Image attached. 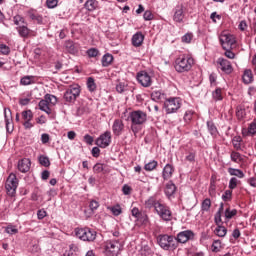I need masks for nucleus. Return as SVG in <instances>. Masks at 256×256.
I'll return each mask as SVG.
<instances>
[{
	"instance_id": "obj_10",
	"label": "nucleus",
	"mask_w": 256,
	"mask_h": 256,
	"mask_svg": "<svg viewBox=\"0 0 256 256\" xmlns=\"http://www.w3.org/2000/svg\"><path fill=\"white\" fill-rule=\"evenodd\" d=\"M111 139V131H106L95 140V145L100 147V149H107L111 145Z\"/></svg>"
},
{
	"instance_id": "obj_31",
	"label": "nucleus",
	"mask_w": 256,
	"mask_h": 256,
	"mask_svg": "<svg viewBox=\"0 0 256 256\" xmlns=\"http://www.w3.org/2000/svg\"><path fill=\"white\" fill-rule=\"evenodd\" d=\"M113 63V55L107 53L102 57V67H109Z\"/></svg>"
},
{
	"instance_id": "obj_26",
	"label": "nucleus",
	"mask_w": 256,
	"mask_h": 256,
	"mask_svg": "<svg viewBox=\"0 0 256 256\" xmlns=\"http://www.w3.org/2000/svg\"><path fill=\"white\" fill-rule=\"evenodd\" d=\"M38 107L40 109V111H44V113H46L47 115H51V108L49 107V102L44 100H41L38 104Z\"/></svg>"
},
{
	"instance_id": "obj_45",
	"label": "nucleus",
	"mask_w": 256,
	"mask_h": 256,
	"mask_svg": "<svg viewBox=\"0 0 256 256\" xmlns=\"http://www.w3.org/2000/svg\"><path fill=\"white\" fill-rule=\"evenodd\" d=\"M223 213V203L220 204V207L217 211V213L215 214V223L216 225H219L221 223V214Z\"/></svg>"
},
{
	"instance_id": "obj_29",
	"label": "nucleus",
	"mask_w": 256,
	"mask_h": 256,
	"mask_svg": "<svg viewBox=\"0 0 256 256\" xmlns=\"http://www.w3.org/2000/svg\"><path fill=\"white\" fill-rule=\"evenodd\" d=\"M242 79L246 85H249V83H253V72L251 71V69L244 71Z\"/></svg>"
},
{
	"instance_id": "obj_28",
	"label": "nucleus",
	"mask_w": 256,
	"mask_h": 256,
	"mask_svg": "<svg viewBox=\"0 0 256 256\" xmlns=\"http://www.w3.org/2000/svg\"><path fill=\"white\" fill-rule=\"evenodd\" d=\"M151 99L152 101L159 103V101H163V99H165V94L159 90H155L151 93Z\"/></svg>"
},
{
	"instance_id": "obj_38",
	"label": "nucleus",
	"mask_w": 256,
	"mask_h": 256,
	"mask_svg": "<svg viewBox=\"0 0 256 256\" xmlns=\"http://www.w3.org/2000/svg\"><path fill=\"white\" fill-rule=\"evenodd\" d=\"M44 100L48 102V105H57V97L51 94H46Z\"/></svg>"
},
{
	"instance_id": "obj_34",
	"label": "nucleus",
	"mask_w": 256,
	"mask_h": 256,
	"mask_svg": "<svg viewBox=\"0 0 256 256\" xmlns=\"http://www.w3.org/2000/svg\"><path fill=\"white\" fill-rule=\"evenodd\" d=\"M242 141H243V138H241V136L233 137L232 144H233L234 149H236V151H240Z\"/></svg>"
},
{
	"instance_id": "obj_60",
	"label": "nucleus",
	"mask_w": 256,
	"mask_h": 256,
	"mask_svg": "<svg viewBox=\"0 0 256 256\" xmlns=\"http://www.w3.org/2000/svg\"><path fill=\"white\" fill-rule=\"evenodd\" d=\"M248 25H247V21L242 20L240 21L239 25H238V29L240 31H247Z\"/></svg>"
},
{
	"instance_id": "obj_17",
	"label": "nucleus",
	"mask_w": 256,
	"mask_h": 256,
	"mask_svg": "<svg viewBox=\"0 0 256 256\" xmlns=\"http://www.w3.org/2000/svg\"><path fill=\"white\" fill-rule=\"evenodd\" d=\"M112 131L116 137H119L120 135L123 134V131H125V124L123 123V120L121 119H116L113 122L112 125Z\"/></svg>"
},
{
	"instance_id": "obj_13",
	"label": "nucleus",
	"mask_w": 256,
	"mask_h": 256,
	"mask_svg": "<svg viewBox=\"0 0 256 256\" xmlns=\"http://www.w3.org/2000/svg\"><path fill=\"white\" fill-rule=\"evenodd\" d=\"M173 21L174 23H185V6L178 4L173 9Z\"/></svg>"
},
{
	"instance_id": "obj_56",
	"label": "nucleus",
	"mask_w": 256,
	"mask_h": 256,
	"mask_svg": "<svg viewBox=\"0 0 256 256\" xmlns=\"http://www.w3.org/2000/svg\"><path fill=\"white\" fill-rule=\"evenodd\" d=\"M248 133L250 135H255V133H256V119H254L253 122L249 125Z\"/></svg>"
},
{
	"instance_id": "obj_57",
	"label": "nucleus",
	"mask_w": 256,
	"mask_h": 256,
	"mask_svg": "<svg viewBox=\"0 0 256 256\" xmlns=\"http://www.w3.org/2000/svg\"><path fill=\"white\" fill-rule=\"evenodd\" d=\"M193 40V33H186L182 36V43H191Z\"/></svg>"
},
{
	"instance_id": "obj_61",
	"label": "nucleus",
	"mask_w": 256,
	"mask_h": 256,
	"mask_svg": "<svg viewBox=\"0 0 256 256\" xmlns=\"http://www.w3.org/2000/svg\"><path fill=\"white\" fill-rule=\"evenodd\" d=\"M50 139H51V137L47 133H43L41 135V143H43V145H46V143H49Z\"/></svg>"
},
{
	"instance_id": "obj_58",
	"label": "nucleus",
	"mask_w": 256,
	"mask_h": 256,
	"mask_svg": "<svg viewBox=\"0 0 256 256\" xmlns=\"http://www.w3.org/2000/svg\"><path fill=\"white\" fill-rule=\"evenodd\" d=\"M144 21H153V13L150 10H146L143 14Z\"/></svg>"
},
{
	"instance_id": "obj_23",
	"label": "nucleus",
	"mask_w": 256,
	"mask_h": 256,
	"mask_svg": "<svg viewBox=\"0 0 256 256\" xmlns=\"http://www.w3.org/2000/svg\"><path fill=\"white\" fill-rule=\"evenodd\" d=\"M36 78L35 76H23L21 79H20V85L24 86V87H27V85H35L36 83Z\"/></svg>"
},
{
	"instance_id": "obj_7",
	"label": "nucleus",
	"mask_w": 256,
	"mask_h": 256,
	"mask_svg": "<svg viewBox=\"0 0 256 256\" xmlns=\"http://www.w3.org/2000/svg\"><path fill=\"white\" fill-rule=\"evenodd\" d=\"M76 237L81 239V241H95L97 238V232L89 229V228H77L75 230Z\"/></svg>"
},
{
	"instance_id": "obj_9",
	"label": "nucleus",
	"mask_w": 256,
	"mask_h": 256,
	"mask_svg": "<svg viewBox=\"0 0 256 256\" xmlns=\"http://www.w3.org/2000/svg\"><path fill=\"white\" fill-rule=\"evenodd\" d=\"M128 119L133 125H144V123H147V113L141 110H135L129 113Z\"/></svg>"
},
{
	"instance_id": "obj_5",
	"label": "nucleus",
	"mask_w": 256,
	"mask_h": 256,
	"mask_svg": "<svg viewBox=\"0 0 256 256\" xmlns=\"http://www.w3.org/2000/svg\"><path fill=\"white\" fill-rule=\"evenodd\" d=\"M155 212L157 213L158 217H160V219H162L166 223H169V221H173V212H171V208H169V206L160 203L156 206Z\"/></svg>"
},
{
	"instance_id": "obj_53",
	"label": "nucleus",
	"mask_w": 256,
	"mask_h": 256,
	"mask_svg": "<svg viewBox=\"0 0 256 256\" xmlns=\"http://www.w3.org/2000/svg\"><path fill=\"white\" fill-rule=\"evenodd\" d=\"M233 197V190H226L224 195H222L223 201H231Z\"/></svg>"
},
{
	"instance_id": "obj_15",
	"label": "nucleus",
	"mask_w": 256,
	"mask_h": 256,
	"mask_svg": "<svg viewBox=\"0 0 256 256\" xmlns=\"http://www.w3.org/2000/svg\"><path fill=\"white\" fill-rule=\"evenodd\" d=\"M178 243H187L195 239V233L192 230H185L177 234Z\"/></svg>"
},
{
	"instance_id": "obj_44",
	"label": "nucleus",
	"mask_w": 256,
	"mask_h": 256,
	"mask_svg": "<svg viewBox=\"0 0 256 256\" xmlns=\"http://www.w3.org/2000/svg\"><path fill=\"white\" fill-rule=\"evenodd\" d=\"M87 87H88V90L91 92H93V91H95V89H97V85L95 84V79H93V77L88 78Z\"/></svg>"
},
{
	"instance_id": "obj_18",
	"label": "nucleus",
	"mask_w": 256,
	"mask_h": 256,
	"mask_svg": "<svg viewBox=\"0 0 256 256\" xmlns=\"http://www.w3.org/2000/svg\"><path fill=\"white\" fill-rule=\"evenodd\" d=\"M143 41H145V35L142 32H137L132 36L133 47H141Z\"/></svg>"
},
{
	"instance_id": "obj_59",
	"label": "nucleus",
	"mask_w": 256,
	"mask_h": 256,
	"mask_svg": "<svg viewBox=\"0 0 256 256\" xmlns=\"http://www.w3.org/2000/svg\"><path fill=\"white\" fill-rule=\"evenodd\" d=\"M131 191H133L131 186H129L128 184L123 185V187H122L123 195H131Z\"/></svg>"
},
{
	"instance_id": "obj_40",
	"label": "nucleus",
	"mask_w": 256,
	"mask_h": 256,
	"mask_svg": "<svg viewBox=\"0 0 256 256\" xmlns=\"http://www.w3.org/2000/svg\"><path fill=\"white\" fill-rule=\"evenodd\" d=\"M212 97L215 101H222L223 100V94L221 88H217L213 93Z\"/></svg>"
},
{
	"instance_id": "obj_50",
	"label": "nucleus",
	"mask_w": 256,
	"mask_h": 256,
	"mask_svg": "<svg viewBox=\"0 0 256 256\" xmlns=\"http://www.w3.org/2000/svg\"><path fill=\"white\" fill-rule=\"evenodd\" d=\"M105 167V164L97 163L94 165L93 171L94 173H103V171H105Z\"/></svg>"
},
{
	"instance_id": "obj_33",
	"label": "nucleus",
	"mask_w": 256,
	"mask_h": 256,
	"mask_svg": "<svg viewBox=\"0 0 256 256\" xmlns=\"http://www.w3.org/2000/svg\"><path fill=\"white\" fill-rule=\"evenodd\" d=\"M14 25H17V27H21L23 25H27V22L25 21V18L21 15H16L13 17Z\"/></svg>"
},
{
	"instance_id": "obj_12",
	"label": "nucleus",
	"mask_w": 256,
	"mask_h": 256,
	"mask_svg": "<svg viewBox=\"0 0 256 256\" xmlns=\"http://www.w3.org/2000/svg\"><path fill=\"white\" fill-rule=\"evenodd\" d=\"M220 43L223 49H231L233 45H235V36L231 35L230 33L223 32L220 34Z\"/></svg>"
},
{
	"instance_id": "obj_52",
	"label": "nucleus",
	"mask_w": 256,
	"mask_h": 256,
	"mask_svg": "<svg viewBox=\"0 0 256 256\" xmlns=\"http://www.w3.org/2000/svg\"><path fill=\"white\" fill-rule=\"evenodd\" d=\"M194 111L193 110H187L184 114V121L185 123H189V121H191V119H193V115H194Z\"/></svg>"
},
{
	"instance_id": "obj_11",
	"label": "nucleus",
	"mask_w": 256,
	"mask_h": 256,
	"mask_svg": "<svg viewBox=\"0 0 256 256\" xmlns=\"http://www.w3.org/2000/svg\"><path fill=\"white\" fill-rule=\"evenodd\" d=\"M136 79L142 87H151L153 85V78L147 71H140L136 75Z\"/></svg>"
},
{
	"instance_id": "obj_64",
	"label": "nucleus",
	"mask_w": 256,
	"mask_h": 256,
	"mask_svg": "<svg viewBox=\"0 0 256 256\" xmlns=\"http://www.w3.org/2000/svg\"><path fill=\"white\" fill-rule=\"evenodd\" d=\"M84 141L85 143H87V145H93V141H94L93 136L86 134L84 136Z\"/></svg>"
},
{
	"instance_id": "obj_27",
	"label": "nucleus",
	"mask_w": 256,
	"mask_h": 256,
	"mask_svg": "<svg viewBox=\"0 0 256 256\" xmlns=\"http://www.w3.org/2000/svg\"><path fill=\"white\" fill-rule=\"evenodd\" d=\"M228 173L232 177H238V179H243L245 177V173L237 168H228Z\"/></svg>"
},
{
	"instance_id": "obj_1",
	"label": "nucleus",
	"mask_w": 256,
	"mask_h": 256,
	"mask_svg": "<svg viewBox=\"0 0 256 256\" xmlns=\"http://www.w3.org/2000/svg\"><path fill=\"white\" fill-rule=\"evenodd\" d=\"M194 65L195 59L189 54H183L175 59L174 69L177 73H189Z\"/></svg>"
},
{
	"instance_id": "obj_2",
	"label": "nucleus",
	"mask_w": 256,
	"mask_h": 256,
	"mask_svg": "<svg viewBox=\"0 0 256 256\" xmlns=\"http://www.w3.org/2000/svg\"><path fill=\"white\" fill-rule=\"evenodd\" d=\"M181 105H183V100L179 97L168 98L164 102V107L168 114L177 113L181 109Z\"/></svg>"
},
{
	"instance_id": "obj_63",
	"label": "nucleus",
	"mask_w": 256,
	"mask_h": 256,
	"mask_svg": "<svg viewBox=\"0 0 256 256\" xmlns=\"http://www.w3.org/2000/svg\"><path fill=\"white\" fill-rule=\"evenodd\" d=\"M185 160L189 161V163H195V153H188V155L185 157Z\"/></svg>"
},
{
	"instance_id": "obj_14",
	"label": "nucleus",
	"mask_w": 256,
	"mask_h": 256,
	"mask_svg": "<svg viewBox=\"0 0 256 256\" xmlns=\"http://www.w3.org/2000/svg\"><path fill=\"white\" fill-rule=\"evenodd\" d=\"M217 65L222 73H225L226 75H231V73H233V65L231 64V61L225 58H218Z\"/></svg>"
},
{
	"instance_id": "obj_20",
	"label": "nucleus",
	"mask_w": 256,
	"mask_h": 256,
	"mask_svg": "<svg viewBox=\"0 0 256 256\" xmlns=\"http://www.w3.org/2000/svg\"><path fill=\"white\" fill-rule=\"evenodd\" d=\"M173 173H175V168L171 164H166L162 171V177L166 181L173 177Z\"/></svg>"
},
{
	"instance_id": "obj_51",
	"label": "nucleus",
	"mask_w": 256,
	"mask_h": 256,
	"mask_svg": "<svg viewBox=\"0 0 256 256\" xmlns=\"http://www.w3.org/2000/svg\"><path fill=\"white\" fill-rule=\"evenodd\" d=\"M0 53L1 55H9V53H11V48L5 44H0Z\"/></svg>"
},
{
	"instance_id": "obj_6",
	"label": "nucleus",
	"mask_w": 256,
	"mask_h": 256,
	"mask_svg": "<svg viewBox=\"0 0 256 256\" xmlns=\"http://www.w3.org/2000/svg\"><path fill=\"white\" fill-rule=\"evenodd\" d=\"M104 251L107 256L119 255L121 251V242L118 240H108L104 243Z\"/></svg>"
},
{
	"instance_id": "obj_37",
	"label": "nucleus",
	"mask_w": 256,
	"mask_h": 256,
	"mask_svg": "<svg viewBox=\"0 0 256 256\" xmlns=\"http://www.w3.org/2000/svg\"><path fill=\"white\" fill-rule=\"evenodd\" d=\"M225 219H233V217H235V215H237V209H232L231 208H227L225 210Z\"/></svg>"
},
{
	"instance_id": "obj_16",
	"label": "nucleus",
	"mask_w": 256,
	"mask_h": 256,
	"mask_svg": "<svg viewBox=\"0 0 256 256\" xmlns=\"http://www.w3.org/2000/svg\"><path fill=\"white\" fill-rule=\"evenodd\" d=\"M4 119L6 123V130L8 133H13V116L11 114V109H4Z\"/></svg>"
},
{
	"instance_id": "obj_8",
	"label": "nucleus",
	"mask_w": 256,
	"mask_h": 256,
	"mask_svg": "<svg viewBox=\"0 0 256 256\" xmlns=\"http://www.w3.org/2000/svg\"><path fill=\"white\" fill-rule=\"evenodd\" d=\"M19 185V180H17V176L11 173L5 184V189L7 191V195L10 197H15V193H17V187Z\"/></svg>"
},
{
	"instance_id": "obj_43",
	"label": "nucleus",
	"mask_w": 256,
	"mask_h": 256,
	"mask_svg": "<svg viewBox=\"0 0 256 256\" xmlns=\"http://www.w3.org/2000/svg\"><path fill=\"white\" fill-rule=\"evenodd\" d=\"M207 127H208V131L211 135H217L218 131H217V127L215 126V124L213 123V121H208L207 122Z\"/></svg>"
},
{
	"instance_id": "obj_42",
	"label": "nucleus",
	"mask_w": 256,
	"mask_h": 256,
	"mask_svg": "<svg viewBox=\"0 0 256 256\" xmlns=\"http://www.w3.org/2000/svg\"><path fill=\"white\" fill-rule=\"evenodd\" d=\"M22 119L24 121H32L33 120V112L31 110H25L22 112Z\"/></svg>"
},
{
	"instance_id": "obj_21",
	"label": "nucleus",
	"mask_w": 256,
	"mask_h": 256,
	"mask_svg": "<svg viewBox=\"0 0 256 256\" xmlns=\"http://www.w3.org/2000/svg\"><path fill=\"white\" fill-rule=\"evenodd\" d=\"M18 169L21 173H27L31 169V160L24 158L18 162Z\"/></svg>"
},
{
	"instance_id": "obj_30",
	"label": "nucleus",
	"mask_w": 256,
	"mask_h": 256,
	"mask_svg": "<svg viewBox=\"0 0 256 256\" xmlns=\"http://www.w3.org/2000/svg\"><path fill=\"white\" fill-rule=\"evenodd\" d=\"M84 7L87 9V11H95V9L99 7V2H97V0H88L84 4Z\"/></svg>"
},
{
	"instance_id": "obj_41",
	"label": "nucleus",
	"mask_w": 256,
	"mask_h": 256,
	"mask_svg": "<svg viewBox=\"0 0 256 256\" xmlns=\"http://www.w3.org/2000/svg\"><path fill=\"white\" fill-rule=\"evenodd\" d=\"M231 161L234 163H240V161H243V157H241V154L239 152L233 151L230 155Z\"/></svg>"
},
{
	"instance_id": "obj_54",
	"label": "nucleus",
	"mask_w": 256,
	"mask_h": 256,
	"mask_svg": "<svg viewBox=\"0 0 256 256\" xmlns=\"http://www.w3.org/2000/svg\"><path fill=\"white\" fill-rule=\"evenodd\" d=\"M59 5V0H46V6L48 9H55Z\"/></svg>"
},
{
	"instance_id": "obj_24",
	"label": "nucleus",
	"mask_w": 256,
	"mask_h": 256,
	"mask_svg": "<svg viewBox=\"0 0 256 256\" xmlns=\"http://www.w3.org/2000/svg\"><path fill=\"white\" fill-rule=\"evenodd\" d=\"M28 17L32 20V21H36L37 23L41 24L43 23V16H41L37 10H29L28 11Z\"/></svg>"
},
{
	"instance_id": "obj_46",
	"label": "nucleus",
	"mask_w": 256,
	"mask_h": 256,
	"mask_svg": "<svg viewBox=\"0 0 256 256\" xmlns=\"http://www.w3.org/2000/svg\"><path fill=\"white\" fill-rule=\"evenodd\" d=\"M110 211H111L112 215H115V217H119V215H121V213H123V210L121 209L120 205L111 207Z\"/></svg>"
},
{
	"instance_id": "obj_4",
	"label": "nucleus",
	"mask_w": 256,
	"mask_h": 256,
	"mask_svg": "<svg viewBox=\"0 0 256 256\" xmlns=\"http://www.w3.org/2000/svg\"><path fill=\"white\" fill-rule=\"evenodd\" d=\"M79 95H81V87L78 84H73L65 91L64 99L67 103H75Z\"/></svg>"
},
{
	"instance_id": "obj_22",
	"label": "nucleus",
	"mask_w": 256,
	"mask_h": 256,
	"mask_svg": "<svg viewBox=\"0 0 256 256\" xmlns=\"http://www.w3.org/2000/svg\"><path fill=\"white\" fill-rule=\"evenodd\" d=\"M158 205H161V202H159L157 199H155V197H150L145 201V207L147 209H153V207H154V211H157Z\"/></svg>"
},
{
	"instance_id": "obj_35",
	"label": "nucleus",
	"mask_w": 256,
	"mask_h": 256,
	"mask_svg": "<svg viewBox=\"0 0 256 256\" xmlns=\"http://www.w3.org/2000/svg\"><path fill=\"white\" fill-rule=\"evenodd\" d=\"M213 253H219L223 249V243L221 240H214L211 247Z\"/></svg>"
},
{
	"instance_id": "obj_39",
	"label": "nucleus",
	"mask_w": 256,
	"mask_h": 256,
	"mask_svg": "<svg viewBox=\"0 0 256 256\" xmlns=\"http://www.w3.org/2000/svg\"><path fill=\"white\" fill-rule=\"evenodd\" d=\"M5 231L8 235H17V233H19V229H17V226L14 225H8L5 228Z\"/></svg>"
},
{
	"instance_id": "obj_62",
	"label": "nucleus",
	"mask_w": 256,
	"mask_h": 256,
	"mask_svg": "<svg viewBox=\"0 0 256 256\" xmlns=\"http://www.w3.org/2000/svg\"><path fill=\"white\" fill-rule=\"evenodd\" d=\"M91 211H97L99 209V202L92 200L89 205Z\"/></svg>"
},
{
	"instance_id": "obj_47",
	"label": "nucleus",
	"mask_w": 256,
	"mask_h": 256,
	"mask_svg": "<svg viewBox=\"0 0 256 256\" xmlns=\"http://www.w3.org/2000/svg\"><path fill=\"white\" fill-rule=\"evenodd\" d=\"M202 211H209L211 209V199L206 198L201 204Z\"/></svg>"
},
{
	"instance_id": "obj_32",
	"label": "nucleus",
	"mask_w": 256,
	"mask_h": 256,
	"mask_svg": "<svg viewBox=\"0 0 256 256\" xmlns=\"http://www.w3.org/2000/svg\"><path fill=\"white\" fill-rule=\"evenodd\" d=\"M214 233L217 235V237H225V235H227V228L218 224L214 230Z\"/></svg>"
},
{
	"instance_id": "obj_49",
	"label": "nucleus",
	"mask_w": 256,
	"mask_h": 256,
	"mask_svg": "<svg viewBox=\"0 0 256 256\" xmlns=\"http://www.w3.org/2000/svg\"><path fill=\"white\" fill-rule=\"evenodd\" d=\"M39 163L40 165H43V167H49V165H51V162L49 161V157L47 156H40Z\"/></svg>"
},
{
	"instance_id": "obj_48",
	"label": "nucleus",
	"mask_w": 256,
	"mask_h": 256,
	"mask_svg": "<svg viewBox=\"0 0 256 256\" xmlns=\"http://www.w3.org/2000/svg\"><path fill=\"white\" fill-rule=\"evenodd\" d=\"M237 185H239V181L237 180V178L235 177H232L230 180H229V189L231 191H233V189H237Z\"/></svg>"
},
{
	"instance_id": "obj_19",
	"label": "nucleus",
	"mask_w": 256,
	"mask_h": 256,
	"mask_svg": "<svg viewBox=\"0 0 256 256\" xmlns=\"http://www.w3.org/2000/svg\"><path fill=\"white\" fill-rule=\"evenodd\" d=\"M16 31L18 32V35H20L24 39H27L28 37H30L31 33H33V31H31V29L27 27V23L23 24L22 26H18L16 28Z\"/></svg>"
},
{
	"instance_id": "obj_36",
	"label": "nucleus",
	"mask_w": 256,
	"mask_h": 256,
	"mask_svg": "<svg viewBox=\"0 0 256 256\" xmlns=\"http://www.w3.org/2000/svg\"><path fill=\"white\" fill-rule=\"evenodd\" d=\"M157 165H159V163L155 160H152L145 164L144 169L145 171H155V169H157Z\"/></svg>"
},
{
	"instance_id": "obj_25",
	"label": "nucleus",
	"mask_w": 256,
	"mask_h": 256,
	"mask_svg": "<svg viewBox=\"0 0 256 256\" xmlns=\"http://www.w3.org/2000/svg\"><path fill=\"white\" fill-rule=\"evenodd\" d=\"M164 191L167 197H172V195H175V192L177 191V186H175V184L170 181L166 184Z\"/></svg>"
},
{
	"instance_id": "obj_55",
	"label": "nucleus",
	"mask_w": 256,
	"mask_h": 256,
	"mask_svg": "<svg viewBox=\"0 0 256 256\" xmlns=\"http://www.w3.org/2000/svg\"><path fill=\"white\" fill-rule=\"evenodd\" d=\"M87 55L90 58L97 57L99 55V50L96 48H90L87 50Z\"/></svg>"
},
{
	"instance_id": "obj_3",
	"label": "nucleus",
	"mask_w": 256,
	"mask_h": 256,
	"mask_svg": "<svg viewBox=\"0 0 256 256\" xmlns=\"http://www.w3.org/2000/svg\"><path fill=\"white\" fill-rule=\"evenodd\" d=\"M158 245L165 249V251H169V249H177V242L173 236H169L167 234L160 235L158 237Z\"/></svg>"
}]
</instances>
